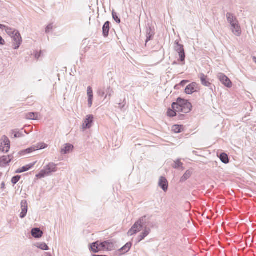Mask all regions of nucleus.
Here are the masks:
<instances>
[{
  "label": "nucleus",
  "instance_id": "f257e3e1",
  "mask_svg": "<svg viewBox=\"0 0 256 256\" xmlns=\"http://www.w3.org/2000/svg\"><path fill=\"white\" fill-rule=\"evenodd\" d=\"M192 108V104L190 102L180 98H178L176 102H174L172 106V108L176 110L177 112H182L184 114L190 112Z\"/></svg>",
  "mask_w": 256,
  "mask_h": 256
},
{
  "label": "nucleus",
  "instance_id": "f03ea898",
  "mask_svg": "<svg viewBox=\"0 0 256 256\" xmlns=\"http://www.w3.org/2000/svg\"><path fill=\"white\" fill-rule=\"evenodd\" d=\"M57 164L54 162H50L40 172L36 175V177L38 178H42L46 176L52 175L54 172L57 171Z\"/></svg>",
  "mask_w": 256,
  "mask_h": 256
},
{
  "label": "nucleus",
  "instance_id": "7ed1b4c3",
  "mask_svg": "<svg viewBox=\"0 0 256 256\" xmlns=\"http://www.w3.org/2000/svg\"><path fill=\"white\" fill-rule=\"evenodd\" d=\"M228 22L230 26V30L232 34L237 36L242 34V30L236 17H228Z\"/></svg>",
  "mask_w": 256,
  "mask_h": 256
},
{
  "label": "nucleus",
  "instance_id": "20e7f679",
  "mask_svg": "<svg viewBox=\"0 0 256 256\" xmlns=\"http://www.w3.org/2000/svg\"><path fill=\"white\" fill-rule=\"evenodd\" d=\"M146 222V216H143L140 218L136 222H135L132 228L128 231V235L131 236L140 232L144 224Z\"/></svg>",
  "mask_w": 256,
  "mask_h": 256
},
{
  "label": "nucleus",
  "instance_id": "39448f33",
  "mask_svg": "<svg viewBox=\"0 0 256 256\" xmlns=\"http://www.w3.org/2000/svg\"><path fill=\"white\" fill-rule=\"evenodd\" d=\"M10 144L8 138L2 136L0 138V150L3 152H8L10 149Z\"/></svg>",
  "mask_w": 256,
  "mask_h": 256
},
{
  "label": "nucleus",
  "instance_id": "423d86ee",
  "mask_svg": "<svg viewBox=\"0 0 256 256\" xmlns=\"http://www.w3.org/2000/svg\"><path fill=\"white\" fill-rule=\"evenodd\" d=\"M94 118V116L92 114H88L86 116L82 126L83 130L90 128L92 126Z\"/></svg>",
  "mask_w": 256,
  "mask_h": 256
},
{
  "label": "nucleus",
  "instance_id": "0eeeda50",
  "mask_svg": "<svg viewBox=\"0 0 256 256\" xmlns=\"http://www.w3.org/2000/svg\"><path fill=\"white\" fill-rule=\"evenodd\" d=\"M174 45V50L178 53L180 61L184 62L185 59V53L184 46L182 44H180L177 41L175 42Z\"/></svg>",
  "mask_w": 256,
  "mask_h": 256
},
{
  "label": "nucleus",
  "instance_id": "6e6552de",
  "mask_svg": "<svg viewBox=\"0 0 256 256\" xmlns=\"http://www.w3.org/2000/svg\"><path fill=\"white\" fill-rule=\"evenodd\" d=\"M217 76L224 86L229 88L232 86V82L225 74L222 73H218Z\"/></svg>",
  "mask_w": 256,
  "mask_h": 256
},
{
  "label": "nucleus",
  "instance_id": "1a4fd4ad",
  "mask_svg": "<svg viewBox=\"0 0 256 256\" xmlns=\"http://www.w3.org/2000/svg\"><path fill=\"white\" fill-rule=\"evenodd\" d=\"M12 44H14V50H17L20 47L22 42V38L19 32H16L15 34L12 36Z\"/></svg>",
  "mask_w": 256,
  "mask_h": 256
},
{
  "label": "nucleus",
  "instance_id": "9d476101",
  "mask_svg": "<svg viewBox=\"0 0 256 256\" xmlns=\"http://www.w3.org/2000/svg\"><path fill=\"white\" fill-rule=\"evenodd\" d=\"M114 248V244L109 241L100 242L99 250H112Z\"/></svg>",
  "mask_w": 256,
  "mask_h": 256
},
{
  "label": "nucleus",
  "instance_id": "9b49d317",
  "mask_svg": "<svg viewBox=\"0 0 256 256\" xmlns=\"http://www.w3.org/2000/svg\"><path fill=\"white\" fill-rule=\"evenodd\" d=\"M22 212L20 214V218H24L27 214L28 209V204L27 201L25 200H22L20 203Z\"/></svg>",
  "mask_w": 256,
  "mask_h": 256
},
{
  "label": "nucleus",
  "instance_id": "f8f14e48",
  "mask_svg": "<svg viewBox=\"0 0 256 256\" xmlns=\"http://www.w3.org/2000/svg\"><path fill=\"white\" fill-rule=\"evenodd\" d=\"M198 84L196 82H192L186 86L185 88V92L188 94H191L196 91Z\"/></svg>",
  "mask_w": 256,
  "mask_h": 256
},
{
  "label": "nucleus",
  "instance_id": "ddd939ff",
  "mask_svg": "<svg viewBox=\"0 0 256 256\" xmlns=\"http://www.w3.org/2000/svg\"><path fill=\"white\" fill-rule=\"evenodd\" d=\"M158 186L162 188V190L166 192L168 189V182L166 178L160 176L158 180Z\"/></svg>",
  "mask_w": 256,
  "mask_h": 256
},
{
  "label": "nucleus",
  "instance_id": "4468645a",
  "mask_svg": "<svg viewBox=\"0 0 256 256\" xmlns=\"http://www.w3.org/2000/svg\"><path fill=\"white\" fill-rule=\"evenodd\" d=\"M198 78H200L201 84L206 87H210L212 84L210 82L209 79L207 76L203 73H200L198 74Z\"/></svg>",
  "mask_w": 256,
  "mask_h": 256
},
{
  "label": "nucleus",
  "instance_id": "2eb2a0df",
  "mask_svg": "<svg viewBox=\"0 0 256 256\" xmlns=\"http://www.w3.org/2000/svg\"><path fill=\"white\" fill-rule=\"evenodd\" d=\"M87 96H88V108H91L93 102V91L90 86H88L87 88Z\"/></svg>",
  "mask_w": 256,
  "mask_h": 256
},
{
  "label": "nucleus",
  "instance_id": "dca6fc26",
  "mask_svg": "<svg viewBox=\"0 0 256 256\" xmlns=\"http://www.w3.org/2000/svg\"><path fill=\"white\" fill-rule=\"evenodd\" d=\"M74 146L70 144H64L61 148L60 152L62 154H68L72 151Z\"/></svg>",
  "mask_w": 256,
  "mask_h": 256
},
{
  "label": "nucleus",
  "instance_id": "f3484780",
  "mask_svg": "<svg viewBox=\"0 0 256 256\" xmlns=\"http://www.w3.org/2000/svg\"><path fill=\"white\" fill-rule=\"evenodd\" d=\"M12 159L9 156H4L0 158V166H6L11 162Z\"/></svg>",
  "mask_w": 256,
  "mask_h": 256
},
{
  "label": "nucleus",
  "instance_id": "a211bd4d",
  "mask_svg": "<svg viewBox=\"0 0 256 256\" xmlns=\"http://www.w3.org/2000/svg\"><path fill=\"white\" fill-rule=\"evenodd\" d=\"M32 235L35 238H40L43 232L39 228H34L32 230Z\"/></svg>",
  "mask_w": 256,
  "mask_h": 256
},
{
  "label": "nucleus",
  "instance_id": "6ab92c4d",
  "mask_svg": "<svg viewBox=\"0 0 256 256\" xmlns=\"http://www.w3.org/2000/svg\"><path fill=\"white\" fill-rule=\"evenodd\" d=\"M150 229L149 228H146L144 232L138 236V242H140L144 239L150 233Z\"/></svg>",
  "mask_w": 256,
  "mask_h": 256
},
{
  "label": "nucleus",
  "instance_id": "aec40b11",
  "mask_svg": "<svg viewBox=\"0 0 256 256\" xmlns=\"http://www.w3.org/2000/svg\"><path fill=\"white\" fill-rule=\"evenodd\" d=\"M100 242H96L92 243L90 246L92 251L95 253L100 251V250H99V246H100Z\"/></svg>",
  "mask_w": 256,
  "mask_h": 256
},
{
  "label": "nucleus",
  "instance_id": "412c9836",
  "mask_svg": "<svg viewBox=\"0 0 256 256\" xmlns=\"http://www.w3.org/2000/svg\"><path fill=\"white\" fill-rule=\"evenodd\" d=\"M103 35L104 37H106L108 35L110 30V23L108 22H105L103 26Z\"/></svg>",
  "mask_w": 256,
  "mask_h": 256
},
{
  "label": "nucleus",
  "instance_id": "4be33fe9",
  "mask_svg": "<svg viewBox=\"0 0 256 256\" xmlns=\"http://www.w3.org/2000/svg\"><path fill=\"white\" fill-rule=\"evenodd\" d=\"M38 118V113L28 112L26 115V118L28 120H36Z\"/></svg>",
  "mask_w": 256,
  "mask_h": 256
},
{
  "label": "nucleus",
  "instance_id": "5701e85b",
  "mask_svg": "<svg viewBox=\"0 0 256 256\" xmlns=\"http://www.w3.org/2000/svg\"><path fill=\"white\" fill-rule=\"evenodd\" d=\"M36 150V148H35L34 146H32L30 148H27L26 150L22 151L20 154L22 155H25L26 154H30L32 152Z\"/></svg>",
  "mask_w": 256,
  "mask_h": 256
},
{
  "label": "nucleus",
  "instance_id": "b1692460",
  "mask_svg": "<svg viewBox=\"0 0 256 256\" xmlns=\"http://www.w3.org/2000/svg\"><path fill=\"white\" fill-rule=\"evenodd\" d=\"M191 172L189 170L186 171L183 176L180 178V181L181 182H184L187 180L191 176Z\"/></svg>",
  "mask_w": 256,
  "mask_h": 256
},
{
  "label": "nucleus",
  "instance_id": "393cba45",
  "mask_svg": "<svg viewBox=\"0 0 256 256\" xmlns=\"http://www.w3.org/2000/svg\"><path fill=\"white\" fill-rule=\"evenodd\" d=\"M36 246L42 250H48V247L44 242H38L36 244Z\"/></svg>",
  "mask_w": 256,
  "mask_h": 256
},
{
  "label": "nucleus",
  "instance_id": "a878e982",
  "mask_svg": "<svg viewBox=\"0 0 256 256\" xmlns=\"http://www.w3.org/2000/svg\"><path fill=\"white\" fill-rule=\"evenodd\" d=\"M220 160L224 164H228L229 162V160L228 155L224 153H222L220 155Z\"/></svg>",
  "mask_w": 256,
  "mask_h": 256
},
{
  "label": "nucleus",
  "instance_id": "bb28decb",
  "mask_svg": "<svg viewBox=\"0 0 256 256\" xmlns=\"http://www.w3.org/2000/svg\"><path fill=\"white\" fill-rule=\"evenodd\" d=\"M4 28L6 32L11 37L12 36H14V34H15V33H16V32H18V30H16L12 28H6H6Z\"/></svg>",
  "mask_w": 256,
  "mask_h": 256
},
{
  "label": "nucleus",
  "instance_id": "cd10ccee",
  "mask_svg": "<svg viewBox=\"0 0 256 256\" xmlns=\"http://www.w3.org/2000/svg\"><path fill=\"white\" fill-rule=\"evenodd\" d=\"M106 94L104 96V99L106 98L108 96L110 98L114 94V90L110 86H108L106 89Z\"/></svg>",
  "mask_w": 256,
  "mask_h": 256
},
{
  "label": "nucleus",
  "instance_id": "c85d7f7f",
  "mask_svg": "<svg viewBox=\"0 0 256 256\" xmlns=\"http://www.w3.org/2000/svg\"><path fill=\"white\" fill-rule=\"evenodd\" d=\"M132 246V244L130 242H128L120 250L122 251L124 253L127 252L129 251L130 248Z\"/></svg>",
  "mask_w": 256,
  "mask_h": 256
},
{
  "label": "nucleus",
  "instance_id": "c756f323",
  "mask_svg": "<svg viewBox=\"0 0 256 256\" xmlns=\"http://www.w3.org/2000/svg\"><path fill=\"white\" fill-rule=\"evenodd\" d=\"M182 130V126L180 125H174L172 128V130L176 134L180 133Z\"/></svg>",
  "mask_w": 256,
  "mask_h": 256
},
{
  "label": "nucleus",
  "instance_id": "7c9ffc66",
  "mask_svg": "<svg viewBox=\"0 0 256 256\" xmlns=\"http://www.w3.org/2000/svg\"><path fill=\"white\" fill-rule=\"evenodd\" d=\"M147 34H146V42L150 40L152 38L154 35V32L152 30L151 28H150L148 30H147Z\"/></svg>",
  "mask_w": 256,
  "mask_h": 256
},
{
  "label": "nucleus",
  "instance_id": "2f4dec72",
  "mask_svg": "<svg viewBox=\"0 0 256 256\" xmlns=\"http://www.w3.org/2000/svg\"><path fill=\"white\" fill-rule=\"evenodd\" d=\"M32 166L33 165H31V166L27 165L26 166H24L19 168L18 170L16 172L18 173H22V172H26V171L29 170Z\"/></svg>",
  "mask_w": 256,
  "mask_h": 256
},
{
  "label": "nucleus",
  "instance_id": "473e14b6",
  "mask_svg": "<svg viewBox=\"0 0 256 256\" xmlns=\"http://www.w3.org/2000/svg\"><path fill=\"white\" fill-rule=\"evenodd\" d=\"M35 148H36V150H42L45 148L47 147V144L44 142L40 143L36 146H34Z\"/></svg>",
  "mask_w": 256,
  "mask_h": 256
},
{
  "label": "nucleus",
  "instance_id": "72a5a7b5",
  "mask_svg": "<svg viewBox=\"0 0 256 256\" xmlns=\"http://www.w3.org/2000/svg\"><path fill=\"white\" fill-rule=\"evenodd\" d=\"M176 110H174L172 108V109H168L167 112V114L170 117H174L176 116Z\"/></svg>",
  "mask_w": 256,
  "mask_h": 256
},
{
  "label": "nucleus",
  "instance_id": "f704fd0d",
  "mask_svg": "<svg viewBox=\"0 0 256 256\" xmlns=\"http://www.w3.org/2000/svg\"><path fill=\"white\" fill-rule=\"evenodd\" d=\"M20 176H14L12 179V182L13 184H16L20 180Z\"/></svg>",
  "mask_w": 256,
  "mask_h": 256
},
{
  "label": "nucleus",
  "instance_id": "c9c22d12",
  "mask_svg": "<svg viewBox=\"0 0 256 256\" xmlns=\"http://www.w3.org/2000/svg\"><path fill=\"white\" fill-rule=\"evenodd\" d=\"M182 163L180 162V160H178L174 162V167L175 168H180V166H182Z\"/></svg>",
  "mask_w": 256,
  "mask_h": 256
},
{
  "label": "nucleus",
  "instance_id": "e433bc0d",
  "mask_svg": "<svg viewBox=\"0 0 256 256\" xmlns=\"http://www.w3.org/2000/svg\"><path fill=\"white\" fill-rule=\"evenodd\" d=\"M12 134H14V138H20L22 136L21 132H20L13 131Z\"/></svg>",
  "mask_w": 256,
  "mask_h": 256
},
{
  "label": "nucleus",
  "instance_id": "4c0bfd02",
  "mask_svg": "<svg viewBox=\"0 0 256 256\" xmlns=\"http://www.w3.org/2000/svg\"><path fill=\"white\" fill-rule=\"evenodd\" d=\"M53 26L52 24H49L46 28V32H50L52 29Z\"/></svg>",
  "mask_w": 256,
  "mask_h": 256
},
{
  "label": "nucleus",
  "instance_id": "58836bf2",
  "mask_svg": "<svg viewBox=\"0 0 256 256\" xmlns=\"http://www.w3.org/2000/svg\"><path fill=\"white\" fill-rule=\"evenodd\" d=\"M98 94L101 96H105V92L103 90H100L98 91Z\"/></svg>",
  "mask_w": 256,
  "mask_h": 256
},
{
  "label": "nucleus",
  "instance_id": "ea45409f",
  "mask_svg": "<svg viewBox=\"0 0 256 256\" xmlns=\"http://www.w3.org/2000/svg\"><path fill=\"white\" fill-rule=\"evenodd\" d=\"M188 82V80H182L180 83V85L182 86H184L186 84H187Z\"/></svg>",
  "mask_w": 256,
  "mask_h": 256
},
{
  "label": "nucleus",
  "instance_id": "a19ab883",
  "mask_svg": "<svg viewBox=\"0 0 256 256\" xmlns=\"http://www.w3.org/2000/svg\"><path fill=\"white\" fill-rule=\"evenodd\" d=\"M5 44L4 40L0 36V45H4Z\"/></svg>",
  "mask_w": 256,
  "mask_h": 256
},
{
  "label": "nucleus",
  "instance_id": "79ce46f5",
  "mask_svg": "<svg viewBox=\"0 0 256 256\" xmlns=\"http://www.w3.org/2000/svg\"><path fill=\"white\" fill-rule=\"evenodd\" d=\"M115 20V21L117 22V23H120V19L119 18V17H112Z\"/></svg>",
  "mask_w": 256,
  "mask_h": 256
},
{
  "label": "nucleus",
  "instance_id": "37998d69",
  "mask_svg": "<svg viewBox=\"0 0 256 256\" xmlns=\"http://www.w3.org/2000/svg\"><path fill=\"white\" fill-rule=\"evenodd\" d=\"M40 56V53L37 52L35 54V58L37 59H38Z\"/></svg>",
  "mask_w": 256,
  "mask_h": 256
},
{
  "label": "nucleus",
  "instance_id": "c03bdc74",
  "mask_svg": "<svg viewBox=\"0 0 256 256\" xmlns=\"http://www.w3.org/2000/svg\"><path fill=\"white\" fill-rule=\"evenodd\" d=\"M1 188L2 189L5 188V184H4V182H2V184H1Z\"/></svg>",
  "mask_w": 256,
  "mask_h": 256
},
{
  "label": "nucleus",
  "instance_id": "a18cd8bd",
  "mask_svg": "<svg viewBox=\"0 0 256 256\" xmlns=\"http://www.w3.org/2000/svg\"><path fill=\"white\" fill-rule=\"evenodd\" d=\"M6 28V26H4L3 24H0V28L3 29V28Z\"/></svg>",
  "mask_w": 256,
  "mask_h": 256
},
{
  "label": "nucleus",
  "instance_id": "49530a36",
  "mask_svg": "<svg viewBox=\"0 0 256 256\" xmlns=\"http://www.w3.org/2000/svg\"><path fill=\"white\" fill-rule=\"evenodd\" d=\"M45 256H52V254L50 252H46L45 254Z\"/></svg>",
  "mask_w": 256,
  "mask_h": 256
},
{
  "label": "nucleus",
  "instance_id": "de8ad7c7",
  "mask_svg": "<svg viewBox=\"0 0 256 256\" xmlns=\"http://www.w3.org/2000/svg\"><path fill=\"white\" fill-rule=\"evenodd\" d=\"M253 61L256 64V57L254 56L252 57Z\"/></svg>",
  "mask_w": 256,
  "mask_h": 256
}]
</instances>
